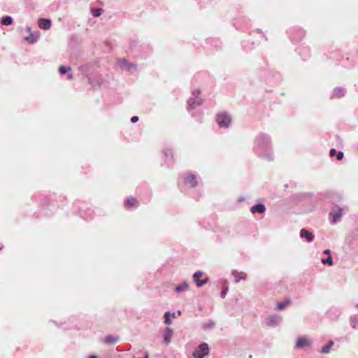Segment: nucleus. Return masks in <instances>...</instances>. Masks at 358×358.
Here are the masks:
<instances>
[{"label":"nucleus","mask_w":358,"mask_h":358,"mask_svg":"<svg viewBox=\"0 0 358 358\" xmlns=\"http://www.w3.org/2000/svg\"><path fill=\"white\" fill-rule=\"evenodd\" d=\"M252 151L255 156L267 162L275 160L271 136L266 133L257 134L253 140Z\"/></svg>","instance_id":"f257e3e1"},{"label":"nucleus","mask_w":358,"mask_h":358,"mask_svg":"<svg viewBox=\"0 0 358 358\" xmlns=\"http://www.w3.org/2000/svg\"><path fill=\"white\" fill-rule=\"evenodd\" d=\"M215 122L220 129H228L232 122L231 114L227 111L218 112L215 115Z\"/></svg>","instance_id":"f03ea898"},{"label":"nucleus","mask_w":358,"mask_h":358,"mask_svg":"<svg viewBox=\"0 0 358 358\" xmlns=\"http://www.w3.org/2000/svg\"><path fill=\"white\" fill-rule=\"evenodd\" d=\"M305 31L299 27H293L289 29L287 34L293 42H299L305 36Z\"/></svg>","instance_id":"7ed1b4c3"},{"label":"nucleus","mask_w":358,"mask_h":358,"mask_svg":"<svg viewBox=\"0 0 358 358\" xmlns=\"http://www.w3.org/2000/svg\"><path fill=\"white\" fill-rule=\"evenodd\" d=\"M343 208L339 207L334 208L329 213V215L332 217L331 222L336 224L343 215Z\"/></svg>","instance_id":"20e7f679"},{"label":"nucleus","mask_w":358,"mask_h":358,"mask_svg":"<svg viewBox=\"0 0 358 358\" xmlns=\"http://www.w3.org/2000/svg\"><path fill=\"white\" fill-rule=\"evenodd\" d=\"M282 320V318L280 315L275 314L268 316L266 322L268 326L274 327L280 324Z\"/></svg>","instance_id":"39448f33"},{"label":"nucleus","mask_w":358,"mask_h":358,"mask_svg":"<svg viewBox=\"0 0 358 358\" xmlns=\"http://www.w3.org/2000/svg\"><path fill=\"white\" fill-rule=\"evenodd\" d=\"M312 344V341L306 337H299L296 341L295 347L298 349H301L305 347L310 346Z\"/></svg>","instance_id":"423d86ee"},{"label":"nucleus","mask_w":358,"mask_h":358,"mask_svg":"<svg viewBox=\"0 0 358 358\" xmlns=\"http://www.w3.org/2000/svg\"><path fill=\"white\" fill-rule=\"evenodd\" d=\"M299 235L301 238L306 239V241L309 243H312L315 238L314 234L306 229H301Z\"/></svg>","instance_id":"0eeeda50"},{"label":"nucleus","mask_w":358,"mask_h":358,"mask_svg":"<svg viewBox=\"0 0 358 358\" xmlns=\"http://www.w3.org/2000/svg\"><path fill=\"white\" fill-rule=\"evenodd\" d=\"M231 275L234 278L235 282L238 283L241 280H245L247 278L246 273L243 271H238L237 270H233L231 271Z\"/></svg>","instance_id":"6e6552de"},{"label":"nucleus","mask_w":358,"mask_h":358,"mask_svg":"<svg viewBox=\"0 0 358 358\" xmlns=\"http://www.w3.org/2000/svg\"><path fill=\"white\" fill-rule=\"evenodd\" d=\"M265 211H266V206L262 203L252 206L250 208V212L252 214H256V213L263 214L265 213Z\"/></svg>","instance_id":"1a4fd4ad"},{"label":"nucleus","mask_w":358,"mask_h":358,"mask_svg":"<svg viewBox=\"0 0 358 358\" xmlns=\"http://www.w3.org/2000/svg\"><path fill=\"white\" fill-rule=\"evenodd\" d=\"M38 24L42 29H48L51 27V21L48 19L41 18L38 20Z\"/></svg>","instance_id":"9d476101"},{"label":"nucleus","mask_w":358,"mask_h":358,"mask_svg":"<svg viewBox=\"0 0 358 358\" xmlns=\"http://www.w3.org/2000/svg\"><path fill=\"white\" fill-rule=\"evenodd\" d=\"M185 183L190 187H193L196 185V180L194 176L189 175L185 178Z\"/></svg>","instance_id":"9b49d317"},{"label":"nucleus","mask_w":358,"mask_h":358,"mask_svg":"<svg viewBox=\"0 0 358 358\" xmlns=\"http://www.w3.org/2000/svg\"><path fill=\"white\" fill-rule=\"evenodd\" d=\"M345 96L344 89L341 87H336L333 90V96L336 98H341Z\"/></svg>","instance_id":"f8f14e48"},{"label":"nucleus","mask_w":358,"mask_h":358,"mask_svg":"<svg viewBox=\"0 0 358 358\" xmlns=\"http://www.w3.org/2000/svg\"><path fill=\"white\" fill-rule=\"evenodd\" d=\"M329 156L331 157H334V156H336L337 159L340 161L343 158L344 155H343V152H341V151L338 152L336 149L332 148L329 151Z\"/></svg>","instance_id":"ddd939ff"},{"label":"nucleus","mask_w":358,"mask_h":358,"mask_svg":"<svg viewBox=\"0 0 358 358\" xmlns=\"http://www.w3.org/2000/svg\"><path fill=\"white\" fill-rule=\"evenodd\" d=\"M137 204L136 199L134 197H130L127 199L125 201L124 206L127 208L129 209L131 207L135 206Z\"/></svg>","instance_id":"4468645a"},{"label":"nucleus","mask_w":358,"mask_h":358,"mask_svg":"<svg viewBox=\"0 0 358 358\" xmlns=\"http://www.w3.org/2000/svg\"><path fill=\"white\" fill-rule=\"evenodd\" d=\"M334 343L333 341H329V343L323 346L320 350V352L322 354H328L330 352V350L333 347Z\"/></svg>","instance_id":"2eb2a0df"},{"label":"nucleus","mask_w":358,"mask_h":358,"mask_svg":"<svg viewBox=\"0 0 358 358\" xmlns=\"http://www.w3.org/2000/svg\"><path fill=\"white\" fill-rule=\"evenodd\" d=\"M289 303H290V299H287L284 301L278 302L276 304V308L278 310H282L285 309L289 304Z\"/></svg>","instance_id":"dca6fc26"},{"label":"nucleus","mask_w":358,"mask_h":358,"mask_svg":"<svg viewBox=\"0 0 358 358\" xmlns=\"http://www.w3.org/2000/svg\"><path fill=\"white\" fill-rule=\"evenodd\" d=\"M171 336L172 331L170 328L167 327L166 329V332L164 334V341L166 342V344H169L171 342Z\"/></svg>","instance_id":"f3484780"},{"label":"nucleus","mask_w":358,"mask_h":358,"mask_svg":"<svg viewBox=\"0 0 358 358\" xmlns=\"http://www.w3.org/2000/svg\"><path fill=\"white\" fill-rule=\"evenodd\" d=\"M201 277V271H198V272L195 273L193 275V280L196 283L198 287L201 286V280H200Z\"/></svg>","instance_id":"a211bd4d"},{"label":"nucleus","mask_w":358,"mask_h":358,"mask_svg":"<svg viewBox=\"0 0 358 358\" xmlns=\"http://www.w3.org/2000/svg\"><path fill=\"white\" fill-rule=\"evenodd\" d=\"M215 327V322L213 320H209L208 322L203 324V329L210 330Z\"/></svg>","instance_id":"6ab92c4d"},{"label":"nucleus","mask_w":358,"mask_h":358,"mask_svg":"<svg viewBox=\"0 0 358 358\" xmlns=\"http://www.w3.org/2000/svg\"><path fill=\"white\" fill-rule=\"evenodd\" d=\"M117 341V338L113 336H107L104 338V343L107 344H113L115 343Z\"/></svg>","instance_id":"aec40b11"},{"label":"nucleus","mask_w":358,"mask_h":358,"mask_svg":"<svg viewBox=\"0 0 358 358\" xmlns=\"http://www.w3.org/2000/svg\"><path fill=\"white\" fill-rule=\"evenodd\" d=\"M1 22L3 25H10L13 22V19L10 16H5L2 17Z\"/></svg>","instance_id":"412c9836"},{"label":"nucleus","mask_w":358,"mask_h":358,"mask_svg":"<svg viewBox=\"0 0 358 358\" xmlns=\"http://www.w3.org/2000/svg\"><path fill=\"white\" fill-rule=\"evenodd\" d=\"M170 317H176V313H173L172 315H171L169 312L165 313V315H164V319H165L164 322L166 324H170L171 323V320L170 319Z\"/></svg>","instance_id":"4be33fe9"},{"label":"nucleus","mask_w":358,"mask_h":358,"mask_svg":"<svg viewBox=\"0 0 358 358\" xmlns=\"http://www.w3.org/2000/svg\"><path fill=\"white\" fill-rule=\"evenodd\" d=\"M350 324L353 329L358 327V317L357 316H352L350 318Z\"/></svg>","instance_id":"5701e85b"},{"label":"nucleus","mask_w":358,"mask_h":358,"mask_svg":"<svg viewBox=\"0 0 358 358\" xmlns=\"http://www.w3.org/2000/svg\"><path fill=\"white\" fill-rule=\"evenodd\" d=\"M194 358H201V344L198 346V349L193 353Z\"/></svg>","instance_id":"b1692460"},{"label":"nucleus","mask_w":358,"mask_h":358,"mask_svg":"<svg viewBox=\"0 0 358 358\" xmlns=\"http://www.w3.org/2000/svg\"><path fill=\"white\" fill-rule=\"evenodd\" d=\"M322 263L323 264H329L330 266H332L334 264L332 257L330 255L326 259H322Z\"/></svg>","instance_id":"393cba45"},{"label":"nucleus","mask_w":358,"mask_h":358,"mask_svg":"<svg viewBox=\"0 0 358 358\" xmlns=\"http://www.w3.org/2000/svg\"><path fill=\"white\" fill-rule=\"evenodd\" d=\"M38 36H34L33 34H30L29 36L26 37V41L30 43H34L37 41Z\"/></svg>","instance_id":"a878e982"},{"label":"nucleus","mask_w":358,"mask_h":358,"mask_svg":"<svg viewBox=\"0 0 358 358\" xmlns=\"http://www.w3.org/2000/svg\"><path fill=\"white\" fill-rule=\"evenodd\" d=\"M209 353V348L207 343H203V358H204Z\"/></svg>","instance_id":"bb28decb"},{"label":"nucleus","mask_w":358,"mask_h":358,"mask_svg":"<svg viewBox=\"0 0 358 358\" xmlns=\"http://www.w3.org/2000/svg\"><path fill=\"white\" fill-rule=\"evenodd\" d=\"M187 287H188L187 284L186 282H184L182 285L176 287V290L177 292H181V291H183V290L187 289Z\"/></svg>","instance_id":"cd10ccee"},{"label":"nucleus","mask_w":358,"mask_h":358,"mask_svg":"<svg viewBox=\"0 0 358 358\" xmlns=\"http://www.w3.org/2000/svg\"><path fill=\"white\" fill-rule=\"evenodd\" d=\"M92 13L94 17H99L101 14V10L100 8H94L92 10Z\"/></svg>","instance_id":"c85d7f7f"},{"label":"nucleus","mask_w":358,"mask_h":358,"mask_svg":"<svg viewBox=\"0 0 358 358\" xmlns=\"http://www.w3.org/2000/svg\"><path fill=\"white\" fill-rule=\"evenodd\" d=\"M59 71L61 74H64L67 72V69L64 66H61L59 68Z\"/></svg>","instance_id":"c756f323"},{"label":"nucleus","mask_w":358,"mask_h":358,"mask_svg":"<svg viewBox=\"0 0 358 358\" xmlns=\"http://www.w3.org/2000/svg\"><path fill=\"white\" fill-rule=\"evenodd\" d=\"M227 292H228V288H227V287H224V288L222 290V292H221V297H222V299H224V298L226 296V295H227Z\"/></svg>","instance_id":"7c9ffc66"},{"label":"nucleus","mask_w":358,"mask_h":358,"mask_svg":"<svg viewBox=\"0 0 358 358\" xmlns=\"http://www.w3.org/2000/svg\"><path fill=\"white\" fill-rule=\"evenodd\" d=\"M299 52L304 58L309 57V50L308 49H307L306 50V52L303 55L302 53H301V52L299 50Z\"/></svg>","instance_id":"2f4dec72"},{"label":"nucleus","mask_w":358,"mask_h":358,"mask_svg":"<svg viewBox=\"0 0 358 358\" xmlns=\"http://www.w3.org/2000/svg\"><path fill=\"white\" fill-rule=\"evenodd\" d=\"M245 200H246L245 196H240L238 198L237 201H238V203H241V202L245 201Z\"/></svg>","instance_id":"473e14b6"},{"label":"nucleus","mask_w":358,"mask_h":358,"mask_svg":"<svg viewBox=\"0 0 358 358\" xmlns=\"http://www.w3.org/2000/svg\"><path fill=\"white\" fill-rule=\"evenodd\" d=\"M138 120V117L137 116H134L131 118V122L133 123L136 122Z\"/></svg>","instance_id":"72a5a7b5"},{"label":"nucleus","mask_w":358,"mask_h":358,"mask_svg":"<svg viewBox=\"0 0 358 358\" xmlns=\"http://www.w3.org/2000/svg\"><path fill=\"white\" fill-rule=\"evenodd\" d=\"M208 282V278H206L203 279V285H204L205 284H206Z\"/></svg>","instance_id":"f704fd0d"},{"label":"nucleus","mask_w":358,"mask_h":358,"mask_svg":"<svg viewBox=\"0 0 358 358\" xmlns=\"http://www.w3.org/2000/svg\"><path fill=\"white\" fill-rule=\"evenodd\" d=\"M324 253L327 255H330L331 250L329 249H327L324 251Z\"/></svg>","instance_id":"c9c22d12"},{"label":"nucleus","mask_w":358,"mask_h":358,"mask_svg":"<svg viewBox=\"0 0 358 358\" xmlns=\"http://www.w3.org/2000/svg\"><path fill=\"white\" fill-rule=\"evenodd\" d=\"M194 104H196V103H195V102L190 103H189V106H190V107H191V108H194V106H194Z\"/></svg>","instance_id":"e433bc0d"},{"label":"nucleus","mask_w":358,"mask_h":358,"mask_svg":"<svg viewBox=\"0 0 358 358\" xmlns=\"http://www.w3.org/2000/svg\"><path fill=\"white\" fill-rule=\"evenodd\" d=\"M68 78H69V79H70V80H71V79H72L73 76H72V75H71V74H70V75H69V76H68Z\"/></svg>","instance_id":"4c0bfd02"},{"label":"nucleus","mask_w":358,"mask_h":358,"mask_svg":"<svg viewBox=\"0 0 358 358\" xmlns=\"http://www.w3.org/2000/svg\"><path fill=\"white\" fill-rule=\"evenodd\" d=\"M90 358H97V357L95 356V355H92V356L90 357Z\"/></svg>","instance_id":"58836bf2"},{"label":"nucleus","mask_w":358,"mask_h":358,"mask_svg":"<svg viewBox=\"0 0 358 358\" xmlns=\"http://www.w3.org/2000/svg\"><path fill=\"white\" fill-rule=\"evenodd\" d=\"M257 31L259 33H262V31L260 29H257Z\"/></svg>","instance_id":"ea45409f"},{"label":"nucleus","mask_w":358,"mask_h":358,"mask_svg":"<svg viewBox=\"0 0 358 358\" xmlns=\"http://www.w3.org/2000/svg\"><path fill=\"white\" fill-rule=\"evenodd\" d=\"M122 63V64H125V63H126V61H125V60H123Z\"/></svg>","instance_id":"a19ab883"},{"label":"nucleus","mask_w":358,"mask_h":358,"mask_svg":"<svg viewBox=\"0 0 358 358\" xmlns=\"http://www.w3.org/2000/svg\"><path fill=\"white\" fill-rule=\"evenodd\" d=\"M356 306L358 307V304H357Z\"/></svg>","instance_id":"79ce46f5"}]
</instances>
